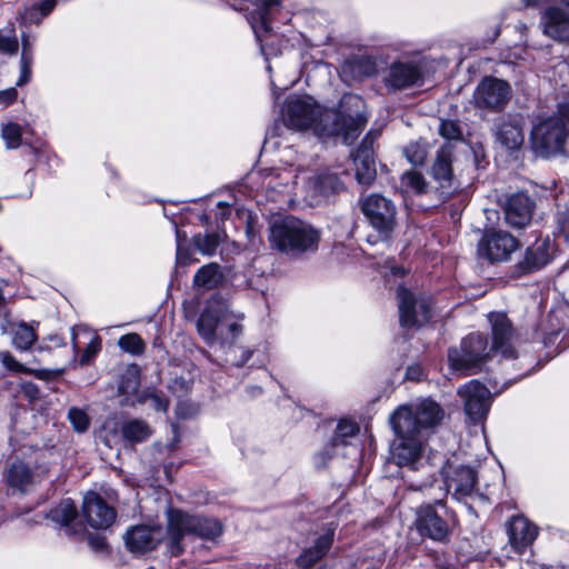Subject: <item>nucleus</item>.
Wrapping results in <instances>:
<instances>
[{"label": "nucleus", "mask_w": 569, "mask_h": 569, "mask_svg": "<svg viewBox=\"0 0 569 569\" xmlns=\"http://www.w3.org/2000/svg\"><path fill=\"white\" fill-rule=\"evenodd\" d=\"M284 123L296 130L312 129L320 139L338 138L351 144L368 121L363 99L346 93L337 109H325L312 97H290L283 109Z\"/></svg>", "instance_id": "obj_1"}, {"label": "nucleus", "mask_w": 569, "mask_h": 569, "mask_svg": "<svg viewBox=\"0 0 569 569\" xmlns=\"http://www.w3.org/2000/svg\"><path fill=\"white\" fill-rule=\"evenodd\" d=\"M489 321L492 327V347H489L488 339L483 335H469L461 341L459 348H450L448 351V360L452 370L462 375L477 373L493 350L500 352L506 359L516 357L511 345L513 331L507 316L491 313Z\"/></svg>", "instance_id": "obj_2"}, {"label": "nucleus", "mask_w": 569, "mask_h": 569, "mask_svg": "<svg viewBox=\"0 0 569 569\" xmlns=\"http://www.w3.org/2000/svg\"><path fill=\"white\" fill-rule=\"evenodd\" d=\"M268 239L272 249L300 258L318 250L321 231L298 218L286 217L271 223Z\"/></svg>", "instance_id": "obj_3"}, {"label": "nucleus", "mask_w": 569, "mask_h": 569, "mask_svg": "<svg viewBox=\"0 0 569 569\" xmlns=\"http://www.w3.org/2000/svg\"><path fill=\"white\" fill-rule=\"evenodd\" d=\"M243 319V313L231 309L226 300L212 297L198 319L197 329L208 345L220 341L224 346L241 333Z\"/></svg>", "instance_id": "obj_4"}, {"label": "nucleus", "mask_w": 569, "mask_h": 569, "mask_svg": "<svg viewBox=\"0 0 569 569\" xmlns=\"http://www.w3.org/2000/svg\"><path fill=\"white\" fill-rule=\"evenodd\" d=\"M222 525L214 518L188 515L181 510L169 509L167 513V548L177 557L183 551V538L193 535L206 540H216L222 533Z\"/></svg>", "instance_id": "obj_5"}, {"label": "nucleus", "mask_w": 569, "mask_h": 569, "mask_svg": "<svg viewBox=\"0 0 569 569\" xmlns=\"http://www.w3.org/2000/svg\"><path fill=\"white\" fill-rule=\"evenodd\" d=\"M390 423L399 440L392 450L393 460L400 467L408 466L413 470L417 469L425 439L416 431L413 417L406 409L396 410L390 417Z\"/></svg>", "instance_id": "obj_6"}, {"label": "nucleus", "mask_w": 569, "mask_h": 569, "mask_svg": "<svg viewBox=\"0 0 569 569\" xmlns=\"http://www.w3.org/2000/svg\"><path fill=\"white\" fill-rule=\"evenodd\" d=\"M44 468L34 466L31 458L14 456L4 469L3 477L7 486L20 493L32 491L46 477Z\"/></svg>", "instance_id": "obj_7"}, {"label": "nucleus", "mask_w": 569, "mask_h": 569, "mask_svg": "<svg viewBox=\"0 0 569 569\" xmlns=\"http://www.w3.org/2000/svg\"><path fill=\"white\" fill-rule=\"evenodd\" d=\"M567 138V130L561 119L549 118L538 123L531 131V143L533 151L548 158L562 150Z\"/></svg>", "instance_id": "obj_8"}, {"label": "nucleus", "mask_w": 569, "mask_h": 569, "mask_svg": "<svg viewBox=\"0 0 569 569\" xmlns=\"http://www.w3.org/2000/svg\"><path fill=\"white\" fill-rule=\"evenodd\" d=\"M361 211L383 241H388L397 223L393 202L383 196L370 194L361 201Z\"/></svg>", "instance_id": "obj_9"}, {"label": "nucleus", "mask_w": 569, "mask_h": 569, "mask_svg": "<svg viewBox=\"0 0 569 569\" xmlns=\"http://www.w3.org/2000/svg\"><path fill=\"white\" fill-rule=\"evenodd\" d=\"M511 98V88L505 80L486 77L475 89L472 101L477 108L499 111Z\"/></svg>", "instance_id": "obj_10"}, {"label": "nucleus", "mask_w": 569, "mask_h": 569, "mask_svg": "<svg viewBox=\"0 0 569 569\" xmlns=\"http://www.w3.org/2000/svg\"><path fill=\"white\" fill-rule=\"evenodd\" d=\"M463 399L466 415L473 422L482 421L491 406V393L489 389L477 380L461 386L458 390Z\"/></svg>", "instance_id": "obj_11"}, {"label": "nucleus", "mask_w": 569, "mask_h": 569, "mask_svg": "<svg viewBox=\"0 0 569 569\" xmlns=\"http://www.w3.org/2000/svg\"><path fill=\"white\" fill-rule=\"evenodd\" d=\"M399 300L400 325L405 328H413L428 322L431 317L429 302L426 299H417L412 292L403 287L397 290Z\"/></svg>", "instance_id": "obj_12"}, {"label": "nucleus", "mask_w": 569, "mask_h": 569, "mask_svg": "<svg viewBox=\"0 0 569 569\" xmlns=\"http://www.w3.org/2000/svg\"><path fill=\"white\" fill-rule=\"evenodd\" d=\"M254 7L248 17V21L254 32L257 41L260 43L261 52L269 56L267 39L271 33L270 20L273 13L281 6L280 0H257L252 3Z\"/></svg>", "instance_id": "obj_13"}, {"label": "nucleus", "mask_w": 569, "mask_h": 569, "mask_svg": "<svg viewBox=\"0 0 569 569\" xmlns=\"http://www.w3.org/2000/svg\"><path fill=\"white\" fill-rule=\"evenodd\" d=\"M163 538L164 531L159 525L132 526L123 536L126 547L136 555H142L156 549Z\"/></svg>", "instance_id": "obj_14"}, {"label": "nucleus", "mask_w": 569, "mask_h": 569, "mask_svg": "<svg viewBox=\"0 0 569 569\" xmlns=\"http://www.w3.org/2000/svg\"><path fill=\"white\" fill-rule=\"evenodd\" d=\"M518 248V241L510 233L505 231L487 232L478 246L480 257L489 261H506Z\"/></svg>", "instance_id": "obj_15"}, {"label": "nucleus", "mask_w": 569, "mask_h": 569, "mask_svg": "<svg viewBox=\"0 0 569 569\" xmlns=\"http://www.w3.org/2000/svg\"><path fill=\"white\" fill-rule=\"evenodd\" d=\"M477 483L476 471L467 466H449L445 472L446 491L457 500L472 495Z\"/></svg>", "instance_id": "obj_16"}, {"label": "nucleus", "mask_w": 569, "mask_h": 569, "mask_svg": "<svg viewBox=\"0 0 569 569\" xmlns=\"http://www.w3.org/2000/svg\"><path fill=\"white\" fill-rule=\"evenodd\" d=\"M82 513L94 529H107L116 520V511L96 492H88L83 498Z\"/></svg>", "instance_id": "obj_17"}, {"label": "nucleus", "mask_w": 569, "mask_h": 569, "mask_svg": "<svg viewBox=\"0 0 569 569\" xmlns=\"http://www.w3.org/2000/svg\"><path fill=\"white\" fill-rule=\"evenodd\" d=\"M533 207L535 203L527 193L511 194L503 204L506 222L513 228L526 227L531 220Z\"/></svg>", "instance_id": "obj_18"}, {"label": "nucleus", "mask_w": 569, "mask_h": 569, "mask_svg": "<svg viewBox=\"0 0 569 569\" xmlns=\"http://www.w3.org/2000/svg\"><path fill=\"white\" fill-rule=\"evenodd\" d=\"M406 409L411 413L415 429L422 435V430L437 426L443 418L442 408L431 399H422L415 405L400 406L397 410Z\"/></svg>", "instance_id": "obj_19"}, {"label": "nucleus", "mask_w": 569, "mask_h": 569, "mask_svg": "<svg viewBox=\"0 0 569 569\" xmlns=\"http://www.w3.org/2000/svg\"><path fill=\"white\" fill-rule=\"evenodd\" d=\"M421 81V69L413 62H393L385 77V84L392 90H401L420 84Z\"/></svg>", "instance_id": "obj_20"}, {"label": "nucleus", "mask_w": 569, "mask_h": 569, "mask_svg": "<svg viewBox=\"0 0 569 569\" xmlns=\"http://www.w3.org/2000/svg\"><path fill=\"white\" fill-rule=\"evenodd\" d=\"M416 526L420 535L436 541L448 536L447 522L436 512L431 505L422 506L417 511Z\"/></svg>", "instance_id": "obj_21"}, {"label": "nucleus", "mask_w": 569, "mask_h": 569, "mask_svg": "<svg viewBox=\"0 0 569 569\" xmlns=\"http://www.w3.org/2000/svg\"><path fill=\"white\" fill-rule=\"evenodd\" d=\"M377 66L372 57L351 56L340 66L339 74L345 83L351 86L363 78L375 74Z\"/></svg>", "instance_id": "obj_22"}, {"label": "nucleus", "mask_w": 569, "mask_h": 569, "mask_svg": "<svg viewBox=\"0 0 569 569\" xmlns=\"http://www.w3.org/2000/svg\"><path fill=\"white\" fill-rule=\"evenodd\" d=\"M508 537L512 548L521 553L538 536V528L522 516H515L508 525Z\"/></svg>", "instance_id": "obj_23"}, {"label": "nucleus", "mask_w": 569, "mask_h": 569, "mask_svg": "<svg viewBox=\"0 0 569 569\" xmlns=\"http://www.w3.org/2000/svg\"><path fill=\"white\" fill-rule=\"evenodd\" d=\"M496 139L507 150L520 149L525 141L522 119L520 117L503 119L497 128Z\"/></svg>", "instance_id": "obj_24"}, {"label": "nucleus", "mask_w": 569, "mask_h": 569, "mask_svg": "<svg viewBox=\"0 0 569 569\" xmlns=\"http://www.w3.org/2000/svg\"><path fill=\"white\" fill-rule=\"evenodd\" d=\"M543 32L556 40L569 39V13L559 7L548 8L541 18Z\"/></svg>", "instance_id": "obj_25"}, {"label": "nucleus", "mask_w": 569, "mask_h": 569, "mask_svg": "<svg viewBox=\"0 0 569 569\" xmlns=\"http://www.w3.org/2000/svg\"><path fill=\"white\" fill-rule=\"evenodd\" d=\"M77 516L78 511L71 499L62 500L47 513V518L63 527L68 535H77L82 531V527L76 522Z\"/></svg>", "instance_id": "obj_26"}, {"label": "nucleus", "mask_w": 569, "mask_h": 569, "mask_svg": "<svg viewBox=\"0 0 569 569\" xmlns=\"http://www.w3.org/2000/svg\"><path fill=\"white\" fill-rule=\"evenodd\" d=\"M335 529L329 527L315 540L313 546L305 549L297 558L299 567L309 568L322 559L331 548Z\"/></svg>", "instance_id": "obj_27"}, {"label": "nucleus", "mask_w": 569, "mask_h": 569, "mask_svg": "<svg viewBox=\"0 0 569 569\" xmlns=\"http://www.w3.org/2000/svg\"><path fill=\"white\" fill-rule=\"evenodd\" d=\"M452 150L449 146H442L436 156V160L431 167V176L442 190H449L452 187Z\"/></svg>", "instance_id": "obj_28"}, {"label": "nucleus", "mask_w": 569, "mask_h": 569, "mask_svg": "<svg viewBox=\"0 0 569 569\" xmlns=\"http://www.w3.org/2000/svg\"><path fill=\"white\" fill-rule=\"evenodd\" d=\"M353 163L358 182L369 186L377 176L373 150L370 147L362 146L357 150Z\"/></svg>", "instance_id": "obj_29"}, {"label": "nucleus", "mask_w": 569, "mask_h": 569, "mask_svg": "<svg viewBox=\"0 0 569 569\" xmlns=\"http://www.w3.org/2000/svg\"><path fill=\"white\" fill-rule=\"evenodd\" d=\"M552 254V243L549 238L538 239L525 254L523 266L528 271L545 267Z\"/></svg>", "instance_id": "obj_30"}, {"label": "nucleus", "mask_w": 569, "mask_h": 569, "mask_svg": "<svg viewBox=\"0 0 569 569\" xmlns=\"http://www.w3.org/2000/svg\"><path fill=\"white\" fill-rule=\"evenodd\" d=\"M81 337L89 338L86 349L80 358V365H87L99 352V350L101 348V340L97 333L91 332L87 327H82V326L74 327L71 330V339H72L73 349L76 351L79 348Z\"/></svg>", "instance_id": "obj_31"}, {"label": "nucleus", "mask_w": 569, "mask_h": 569, "mask_svg": "<svg viewBox=\"0 0 569 569\" xmlns=\"http://www.w3.org/2000/svg\"><path fill=\"white\" fill-rule=\"evenodd\" d=\"M340 181L336 174L321 172L309 177L307 180V189L311 192L312 198L326 197L339 189Z\"/></svg>", "instance_id": "obj_32"}, {"label": "nucleus", "mask_w": 569, "mask_h": 569, "mask_svg": "<svg viewBox=\"0 0 569 569\" xmlns=\"http://www.w3.org/2000/svg\"><path fill=\"white\" fill-rule=\"evenodd\" d=\"M122 437L131 442H142L151 436L150 426L141 419H130L121 425Z\"/></svg>", "instance_id": "obj_33"}, {"label": "nucleus", "mask_w": 569, "mask_h": 569, "mask_svg": "<svg viewBox=\"0 0 569 569\" xmlns=\"http://www.w3.org/2000/svg\"><path fill=\"white\" fill-rule=\"evenodd\" d=\"M222 280L220 267L218 263H208L202 266L193 277V284L198 288L212 289Z\"/></svg>", "instance_id": "obj_34"}, {"label": "nucleus", "mask_w": 569, "mask_h": 569, "mask_svg": "<svg viewBox=\"0 0 569 569\" xmlns=\"http://www.w3.org/2000/svg\"><path fill=\"white\" fill-rule=\"evenodd\" d=\"M37 339L36 330L27 323H19L12 332V343L19 350H28Z\"/></svg>", "instance_id": "obj_35"}, {"label": "nucleus", "mask_w": 569, "mask_h": 569, "mask_svg": "<svg viewBox=\"0 0 569 569\" xmlns=\"http://www.w3.org/2000/svg\"><path fill=\"white\" fill-rule=\"evenodd\" d=\"M140 386L139 370L136 366L128 368L121 376L118 390L119 393L130 397L137 395Z\"/></svg>", "instance_id": "obj_36"}, {"label": "nucleus", "mask_w": 569, "mask_h": 569, "mask_svg": "<svg viewBox=\"0 0 569 569\" xmlns=\"http://www.w3.org/2000/svg\"><path fill=\"white\" fill-rule=\"evenodd\" d=\"M438 133L441 138H443L447 141L445 146H449L450 149L451 142L463 140L462 128L455 120L440 119L438 126Z\"/></svg>", "instance_id": "obj_37"}, {"label": "nucleus", "mask_w": 569, "mask_h": 569, "mask_svg": "<svg viewBox=\"0 0 569 569\" xmlns=\"http://www.w3.org/2000/svg\"><path fill=\"white\" fill-rule=\"evenodd\" d=\"M359 432V427L357 423L349 420H341L338 426L336 433L331 440V445L333 448L339 446H348L350 445L349 439L353 438Z\"/></svg>", "instance_id": "obj_38"}, {"label": "nucleus", "mask_w": 569, "mask_h": 569, "mask_svg": "<svg viewBox=\"0 0 569 569\" xmlns=\"http://www.w3.org/2000/svg\"><path fill=\"white\" fill-rule=\"evenodd\" d=\"M136 401L140 405L150 402L154 411L166 412L168 410V400L162 392L154 389H148L137 395Z\"/></svg>", "instance_id": "obj_39"}, {"label": "nucleus", "mask_w": 569, "mask_h": 569, "mask_svg": "<svg viewBox=\"0 0 569 569\" xmlns=\"http://www.w3.org/2000/svg\"><path fill=\"white\" fill-rule=\"evenodd\" d=\"M220 243V236L218 233H204L193 237V244L199 252L206 256H211L216 252Z\"/></svg>", "instance_id": "obj_40"}, {"label": "nucleus", "mask_w": 569, "mask_h": 569, "mask_svg": "<svg viewBox=\"0 0 569 569\" xmlns=\"http://www.w3.org/2000/svg\"><path fill=\"white\" fill-rule=\"evenodd\" d=\"M22 128L20 124L9 121L2 124L1 138L7 149H17L21 144Z\"/></svg>", "instance_id": "obj_41"}, {"label": "nucleus", "mask_w": 569, "mask_h": 569, "mask_svg": "<svg viewBox=\"0 0 569 569\" xmlns=\"http://www.w3.org/2000/svg\"><path fill=\"white\" fill-rule=\"evenodd\" d=\"M56 6V0H44L38 6L27 8L22 19L29 23H38L43 17L49 14Z\"/></svg>", "instance_id": "obj_42"}, {"label": "nucleus", "mask_w": 569, "mask_h": 569, "mask_svg": "<svg viewBox=\"0 0 569 569\" xmlns=\"http://www.w3.org/2000/svg\"><path fill=\"white\" fill-rule=\"evenodd\" d=\"M19 48L16 30L12 26H8L0 30V53L14 54Z\"/></svg>", "instance_id": "obj_43"}, {"label": "nucleus", "mask_w": 569, "mask_h": 569, "mask_svg": "<svg viewBox=\"0 0 569 569\" xmlns=\"http://www.w3.org/2000/svg\"><path fill=\"white\" fill-rule=\"evenodd\" d=\"M118 346L124 352L139 356L144 351L146 345L138 333H128L119 338Z\"/></svg>", "instance_id": "obj_44"}, {"label": "nucleus", "mask_w": 569, "mask_h": 569, "mask_svg": "<svg viewBox=\"0 0 569 569\" xmlns=\"http://www.w3.org/2000/svg\"><path fill=\"white\" fill-rule=\"evenodd\" d=\"M401 183L416 193H422L427 188L423 176L416 170L406 171L401 177Z\"/></svg>", "instance_id": "obj_45"}, {"label": "nucleus", "mask_w": 569, "mask_h": 569, "mask_svg": "<svg viewBox=\"0 0 569 569\" xmlns=\"http://www.w3.org/2000/svg\"><path fill=\"white\" fill-rule=\"evenodd\" d=\"M68 419L74 431L80 433L87 431L90 426V418L88 413L84 410L77 407H72L69 409Z\"/></svg>", "instance_id": "obj_46"}, {"label": "nucleus", "mask_w": 569, "mask_h": 569, "mask_svg": "<svg viewBox=\"0 0 569 569\" xmlns=\"http://www.w3.org/2000/svg\"><path fill=\"white\" fill-rule=\"evenodd\" d=\"M405 156L415 166L422 164L427 157L426 147L420 142H411L405 148Z\"/></svg>", "instance_id": "obj_47"}, {"label": "nucleus", "mask_w": 569, "mask_h": 569, "mask_svg": "<svg viewBox=\"0 0 569 569\" xmlns=\"http://www.w3.org/2000/svg\"><path fill=\"white\" fill-rule=\"evenodd\" d=\"M228 353L229 355H233L234 358H227L226 359V362H229L230 365L232 366H236V367H241L243 366L250 358H251V350L244 348V347H240V346H236L233 343H230L229 347H228Z\"/></svg>", "instance_id": "obj_48"}, {"label": "nucleus", "mask_w": 569, "mask_h": 569, "mask_svg": "<svg viewBox=\"0 0 569 569\" xmlns=\"http://www.w3.org/2000/svg\"><path fill=\"white\" fill-rule=\"evenodd\" d=\"M0 361L10 371H13V372H30V370L28 368H26L23 365L18 362L14 359V357L10 352H8V351L0 352Z\"/></svg>", "instance_id": "obj_49"}, {"label": "nucleus", "mask_w": 569, "mask_h": 569, "mask_svg": "<svg viewBox=\"0 0 569 569\" xmlns=\"http://www.w3.org/2000/svg\"><path fill=\"white\" fill-rule=\"evenodd\" d=\"M21 395L29 401L33 402L39 399L40 390L38 386L31 381H21L19 383Z\"/></svg>", "instance_id": "obj_50"}, {"label": "nucleus", "mask_w": 569, "mask_h": 569, "mask_svg": "<svg viewBox=\"0 0 569 569\" xmlns=\"http://www.w3.org/2000/svg\"><path fill=\"white\" fill-rule=\"evenodd\" d=\"M177 262L182 266H188L190 263L189 252L187 249L182 248L179 239L177 244Z\"/></svg>", "instance_id": "obj_51"}, {"label": "nucleus", "mask_w": 569, "mask_h": 569, "mask_svg": "<svg viewBox=\"0 0 569 569\" xmlns=\"http://www.w3.org/2000/svg\"><path fill=\"white\" fill-rule=\"evenodd\" d=\"M89 543L96 551H103L107 548L106 539L101 536L91 537Z\"/></svg>", "instance_id": "obj_52"}, {"label": "nucleus", "mask_w": 569, "mask_h": 569, "mask_svg": "<svg viewBox=\"0 0 569 569\" xmlns=\"http://www.w3.org/2000/svg\"><path fill=\"white\" fill-rule=\"evenodd\" d=\"M17 96H18V93H17L16 89L10 88L8 90L0 92V101L6 104H9L17 99Z\"/></svg>", "instance_id": "obj_53"}, {"label": "nucleus", "mask_w": 569, "mask_h": 569, "mask_svg": "<svg viewBox=\"0 0 569 569\" xmlns=\"http://www.w3.org/2000/svg\"><path fill=\"white\" fill-rule=\"evenodd\" d=\"M422 369L420 366H412V367H409L406 371V378L408 380H420L421 376H422Z\"/></svg>", "instance_id": "obj_54"}, {"label": "nucleus", "mask_w": 569, "mask_h": 569, "mask_svg": "<svg viewBox=\"0 0 569 569\" xmlns=\"http://www.w3.org/2000/svg\"><path fill=\"white\" fill-rule=\"evenodd\" d=\"M559 230L565 241L569 243V216L565 217L559 223Z\"/></svg>", "instance_id": "obj_55"}, {"label": "nucleus", "mask_w": 569, "mask_h": 569, "mask_svg": "<svg viewBox=\"0 0 569 569\" xmlns=\"http://www.w3.org/2000/svg\"><path fill=\"white\" fill-rule=\"evenodd\" d=\"M31 78V68H20V78L17 81V86L26 84Z\"/></svg>", "instance_id": "obj_56"}, {"label": "nucleus", "mask_w": 569, "mask_h": 569, "mask_svg": "<svg viewBox=\"0 0 569 569\" xmlns=\"http://www.w3.org/2000/svg\"><path fill=\"white\" fill-rule=\"evenodd\" d=\"M32 64V53L26 52V48L22 50L21 59H20V68H31Z\"/></svg>", "instance_id": "obj_57"}, {"label": "nucleus", "mask_w": 569, "mask_h": 569, "mask_svg": "<svg viewBox=\"0 0 569 569\" xmlns=\"http://www.w3.org/2000/svg\"><path fill=\"white\" fill-rule=\"evenodd\" d=\"M559 114L569 122V100L559 106Z\"/></svg>", "instance_id": "obj_58"}, {"label": "nucleus", "mask_w": 569, "mask_h": 569, "mask_svg": "<svg viewBox=\"0 0 569 569\" xmlns=\"http://www.w3.org/2000/svg\"><path fill=\"white\" fill-rule=\"evenodd\" d=\"M218 207L221 209V213H220L221 220L226 219L229 216V213H230L229 206L227 203H224V202H219Z\"/></svg>", "instance_id": "obj_59"}, {"label": "nucleus", "mask_w": 569, "mask_h": 569, "mask_svg": "<svg viewBox=\"0 0 569 569\" xmlns=\"http://www.w3.org/2000/svg\"><path fill=\"white\" fill-rule=\"evenodd\" d=\"M391 272L395 276H402L405 274V269L402 267H392Z\"/></svg>", "instance_id": "obj_60"}, {"label": "nucleus", "mask_w": 569, "mask_h": 569, "mask_svg": "<svg viewBox=\"0 0 569 569\" xmlns=\"http://www.w3.org/2000/svg\"><path fill=\"white\" fill-rule=\"evenodd\" d=\"M24 46H26V52L31 53V46L27 39L22 40V50L24 49Z\"/></svg>", "instance_id": "obj_61"}, {"label": "nucleus", "mask_w": 569, "mask_h": 569, "mask_svg": "<svg viewBox=\"0 0 569 569\" xmlns=\"http://www.w3.org/2000/svg\"><path fill=\"white\" fill-rule=\"evenodd\" d=\"M300 180H301L302 182H305V183H306V177H305V176H302L301 173H300V174H296V176H295V181H293V182H295L296 184H298Z\"/></svg>", "instance_id": "obj_62"}, {"label": "nucleus", "mask_w": 569, "mask_h": 569, "mask_svg": "<svg viewBox=\"0 0 569 569\" xmlns=\"http://www.w3.org/2000/svg\"><path fill=\"white\" fill-rule=\"evenodd\" d=\"M413 488L417 490H423L427 488V483H419V485H416Z\"/></svg>", "instance_id": "obj_63"}, {"label": "nucleus", "mask_w": 569, "mask_h": 569, "mask_svg": "<svg viewBox=\"0 0 569 569\" xmlns=\"http://www.w3.org/2000/svg\"><path fill=\"white\" fill-rule=\"evenodd\" d=\"M561 3L566 7L567 12L569 13V0H561Z\"/></svg>", "instance_id": "obj_64"}]
</instances>
